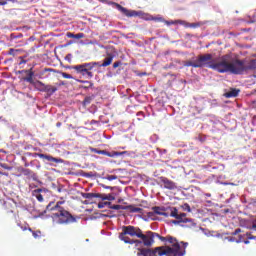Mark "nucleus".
<instances>
[{
  "label": "nucleus",
  "mask_w": 256,
  "mask_h": 256,
  "mask_svg": "<svg viewBox=\"0 0 256 256\" xmlns=\"http://www.w3.org/2000/svg\"><path fill=\"white\" fill-rule=\"evenodd\" d=\"M155 237L164 243V246L150 248H138L137 256H184L189 243L179 242L173 236H161L156 232L147 231L143 234V230L132 225L123 226L122 232L119 234L120 241L127 245H144V247H152L155 243Z\"/></svg>",
  "instance_id": "f257e3e1"
},
{
  "label": "nucleus",
  "mask_w": 256,
  "mask_h": 256,
  "mask_svg": "<svg viewBox=\"0 0 256 256\" xmlns=\"http://www.w3.org/2000/svg\"><path fill=\"white\" fill-rule=\"evenodd\" d=\"M51 219L54 225H71L77 223V218L64 207H58L51 211Z\"/></svg>",
  "instance_id": "f03ea898"
},
{
  "label": "nucleus",
  "mask_w": 256,
  "mask_h": 256,
  "mask_svg": "<svg viewBox=\"0 0 256 256\" xmlns=\"http://www.w3.org/2000/svg\"><path fill=\"white\" fill-rule=\"evenodd\" d=\"M99 65V62L83 63L75 66H71L78 75L84 77V79H93V69Z\"/></svg>",
  "instance_id": "7ed1b4c3"
},
{
  "label": "nucleus",
  "mask_w": 256,
  "mask_h": 256,
  "mask_svg": "<svg viewBox=\"0 0 256 256\" xmlns=\"http://www.w3.org/2000/svg\"><path fill=\"white\" fill-rule=\"evenodd\" d=\"M170 217L177 219L179 223H190V225L195 226V222H193V219L187 218V214L179 212L176 207L170 208Z\"/></svg>",
  "instance_id": "20e7f679"
},
{
  "label": "nucleus",
  "mask_w": 256,
  "mask_h": 256,
  "mask_svg": "<svg viewBox=\"0 0 256 256\" xmlns=\"http://www.w3.org/2000/svg\"><path fill=\"white\" fill-rule=\"evenodd\" d=\"M118 9L126 17H141V19L147 21V19H149V16H151L150 14L143 13L141 11L129 10L121 5H118Z\"/></svg>",
  "instance_id": "39448f33"
},
{
  "label": "nucleus",
  "mask_w": 256,
  "mask_h": 256,
  "mask_svg": "<svg viewBox=\"0 0 256 256\" xmlns=\"http://www.w3.org/2000/svg\"><path fill=\"white\" fill-rule=\"evenodd\" d=\"M213 60V55L211 54H204V55H199L196 59V67L201 68V67H206L211 65V62Z\"/></svg>",
  "instance_id": "423d86ee"
},
{
  "label": "nucleus",
  "mask_w": 256,
  "mask_h": 256,
  "mask_svg": "<svg viewBox=\"0 0 256 256\" xmlns=\"http://www.w3.org/2000/svg\"><path fill=\"white\" fill-rule=\"evenodd\" d=\"M155 215H161L162 217H170V214L165 212V208H161L159 206L152 207V211L147 213V216L149 217V219H152V221H157Z\"/></svg>",
  "instance_id": "0eeeda50"
},
{
  "label": "nucleus",
  "mask_w": 256,
  "mask_h": 256,
  "mask_svg": "<svg viewBox=\"0 0 256 256\" xmlns=\"http://www.w3.org/2000/svg\"><path fill=\"white\" fill-rule=\"evenodd\" d=\"M159 181L163 184L164 189H168L169 191H175L177 189V184L165 176L160 177Z\"/></svg>",
  "instance_id": "6e6552de"
},
{
  "label": "nucleus",
  "mask_w": 256,
  "mask_h": 256,
  "mask_svg": "<svg viewBox=\"0 0 256 256\" xmlns=\"http://www.w3.org/2000/svg\"><path fill=\"white\" fill-rule=\"evenodd\" d=\"M21 173L24 175V177H26L27 179L32 181H37V174H35V172H33L31 169L29 168H24L21 170Z\"/></svg>",
  "instance_id": "1a4fd4ad"
},
{
  "label": "nucleus",
  "mask_w": 256,
  "mask_h": 256,
  "mask_svg": "<svg viewBox=\"0 0 256 256\" xmlns=\"http://www.w3.org/2000/svg\"><path fill=\"white\" fill-rule=\"evenodd\" d=\"M39 85L42 87L41 91H44L45 93H48V95H53V93H55L57 91L56 86L45 85L42 82H39Z\"/></svg>",
  "instance_id": "9d476101"
},
{
  "label": "nucleus",
  "mask_w": 256,
  "mask_h": 256,
  "mask_svg": "<svg viewBox=\"0 0 256 256\" xmlns=\"http://www.w3.org/2000/svg\"><path fill=\"white\" fill-rule=\"evenodd\" d=\"M21 73H26V77L23 78V81H26L27 83L33 84V77L35 76V72H33V69L29 70H22Z\"/></svg>",
  "instance_id": "9b49d317"
},
{
  "label": "nucleus",
  "mask_w": 256,
  "mask_h": 256,
  "mask_svg": "<svg viewBox=\"0 0 256 256\" xmlns=\"http://www.w3.org/2000/svg\"><path fill=\"white\" fill-rule=\"evenodd\" d=\"M37 157H39L40 159H46V161H51L52 163H63V160L61 158H55L47 154H37Z\"/></svg>",
  "instance_id": "f8f14e48"
},
{
  "label": "nucleus",
  "mask_w": 256,
  "mask_h": 256,
  "mask_svg": "<svg viewBox=\"0 0 256 256\" xmlns=\"http://www.w3.org/2000/svg\"><path fill=\"white\" fill-rule=\"evenodd\" d=\"M64 202L62 201H58L56 204L55 202H50L47 206H46V211H44V213H47V211H53V209H57L58 207H63L61 205H63Z\"/></svg>",
  "instance_id": "ddd939ff"
},
{
  "label": "nucleus",
  "mask_w": 256,
  "mask_h": 256,
  "mask_svg": "<svg viewBox=\"0 0 256 256\" xmlns=\"http://www.w3.org/2000/svg\"><path fill=\"white\" fill-rule=\"evenodd\" d=\"M98 155H106L107 157H119V155H125V152H107L106 150H100Z\"/></svg>",
  "instance_id": "4468645a"
},
{
  "label": "nucleus",
  "mask_w": 256,
  "mask_h": 256,
  "mask_svg": "<svg viewBox=\"0 0 256 256\" xmlns=\"http://www.w3.org/2000/svg\"><path fill=\"white\" fill-rule=\"evenodd\" d=\"M42 192H43V189L41 188L33 190L32 192L33 197H35L37 201H39V203H43L44 201L43 195L41 194Z\"/></svg>",
  "instance_id": "2eb2a0df"
},
{
  "label": "nucleus",
  "mask_w": 256,
  "mask_h": 256,
  "mask_svg": "<svg viewBox=\"0 0 256 256\" xmlns=\"http://www.w3.org/2000/svg\"><path fill=\"white\" fill-rule=\"evenodd\" d=\"M81 196L83 199H99L101 197V194L99 193H82Z\"/></svg>",
  "instance_id": "dca6fc26"
},
{
  "label": "nucleus",
  "mask_w": 256,
  "mask_h": 256,
  "mask_svg": "<svg viewBox=\"0 0 256 256\" xmlns=\"http://www.w3.org/2000/svg\"><path fill=\"white\" fill-rule=\"evenodd\" d=\"M113 63V56H108L104 59L102 64H98L97 67H109Z\"/></svg>",
  "instance_id": "f3484780"
},
{
  "label": "nucleus",
  "mask_w": 256,
  "mask_h": 256,
  "mask_svg": "<svg viewBox=\"0 0 256 256\" xmlns=\"http://www.w3.org/2000/svg\"><path fill=\"white\" fill-rule=\"evenodd\" d=\"M184 27L186 28H190V29H197V27H201L200 23H189L187 21L183 20V24Z\"/></svg>",
  "instance_id": "a211bd4d"
},
{
  "label": "nucleus",
  "mask_w": 256,
  "mask_h": 256,
  "mask_svg": "<svg viewBox=\"0 0 256 256\" xmlns=\"http://www.w3.org/2000/svg\"><path fill=\"white\" fill-rule=\"evenodd\" d=\"M238 95H239L238 89H231L229 92L225 94V97H227V99H231V97H237Z\"/></svg>",
  "instance_id": "6ab92c4d"
},
{
  "label": "nucleus",
  "mask_w": 256,
  "mask_h": 256,
  "mask_svg": "<svg viewBox=\"0 0 256 256\" xmlns=\"http://www.w3.org/2000/svg\"><path fill=\"white\" fill-rule=\"evenodd\" d=\"M126 209H129L130 210V213H142L143 212V209L140 208V207H135L133 205H128L126 206Z\"/></svg>",
  "instance_id": "aec40b11"
},
{
  "label": "nucleus",
  "mask_w": 256,
  "mask_h": 256,
  "mask_svg": "<svg viewBox=\"0 0 256 256\" xmlns=\"http://www.w3.org/2000/svg\"><path fill=\"white\" fill-rule=\"evenodd\" d=\"M146 21H157L158 23H164L165 19L163 17L148 16Z\"/></svg>",
  "instance_id": "412c9836"
},
{
  "label": "nucleus",
  "mask_w": 256,
  "mask_h": 256,
  "mask_svg": "<svg viewBox=\"0 0 256 256\" xmlns=\"http://www.w3.org/2000/svg\"><path fill=\"white\" fill-rule=\"evenodd\" d=\"M184 67H194V69H199L198 66H197V60H195L194 62L193 61H185L184 62Z\"/></svg>",
  "instance_id": "4be33fe9"
},
{
  "label": "nucleus",
  "mask_w": 256,
  "mask_h": 256,
  "mask_svg": "<svg viewBox=\"0 0 256 256\" xmlns=\"http://www.w3.org/2000/svg\"><path fill=\"white\" fill-rule=\"evenodd\" d=\"M165 25H182L183 24V20H164Z\"/></svg>",
  "instance_id": "5701e85b"
},
{
  "label": "nucleus",
  "mask_w": 256,
  "mask_h": 256,
  "mask_svg": "<svg viewBox=\"0 0 256 256\" xmlns=\"http://www.w3.org/2000/svg\"><path fill=\"white\" fill-rule=\"evenodd\" d=\"M98 199H102L103 201H115V196L111 194L102 196L101 194V197H98Z\"/></svg>",
  "instance_id": "b1692460"
},
{
  "label": "nucleus",
  "mask_w": 256,
  "mask_h": 256,
  "mask_svg": "<svg viewBox=\"0 0 256 256\" xmlns=\"http://www.w3.org/2000/svg\"><path fill=\"white\" fill-rule=\"evenodd\" d=\"M28 231H30V233H32L34 239H39V237H41V230L33 231L32 228H28Z\"/></svg>",
  "instance_id": "393cba45"
},
{
  "label": "nucleus",
  "mask_w": 256,
  "mask_h": 256,
  "mask_svg": "<svg viewBox=\"0 0 256 256\" xmlns=\"http://www.w3.org/2000/svg\"><path fill=\"white\" fill-rule=\"evenodd\" d=\"M110 209H114L115 211H119V210H127L126 206L123 205H119V204H114L110 206Z\"/></svg>",
  "instance_id": "a878e982"
},
{
  "label": "nucleus",
  "mask_w": 256,
  "mask_h": 256,
  "mask_svg": "<svg viewBox=\"0 0 256 256\" xmlns=\"http://www.w3.org/2000/svg\"><path fill=\"white\" fill-rule=\"evenodd\" d=\"M0 167H2V169H6V171H12L13 170L12 166H9L5 163H0Z\"/></svg>",
  "instance_id": "bb28decb"
},
{
  "label": "nucleus",
  "mask_w": 256,
  "mask_h": 256,
  "mask_svg": "<svg viewBox=\"0 0 256 256\" xmlns=\"http://www.w3.org/2000/svg\"><path fill=\"white\" fill-rule=\"evenodd\" d=\"M89 103H91V97H85L84 98V100H83V102H82V105L84 106V107H87V105H89Z\"/></svg>",
  "instance_id": "cd10ccee"
},
{
  "label": "nucleus",
  "mask_w": 256,
  "mask_h": 256,
  "mask_svg": "<svg viewBox=\"0 0 256 256\" xmlns=\"http://www.w3.org/2000/svg\"><path fill=\"white\" fill-rule=\"evenodd\" d=\"M81 83H84L87 87V89H91V87H93V82L91 81H81Z\"/></svg>",
  "instance_id": "c85d7f7f"
},
{
  "label": "nucleus",
  "mask_w": 256,
  "mask_h": 256,
  "mask_svg": "<svg viewBox=\"0 0 256 256\" xmlns=\"http://www.w3.org/2000/svg\"><path fill=\"white\" fill-rule=\"evenodd\" d=\"M61 75L64 79H73V76L71 74H67L66 72H62Z\"/></svg>",
  "instance_id": "c756f323"
},
{
  "label": "nucleus",
  "mask_w": 256,
  "mask_h": 256,
  "mask_svg": "<svg viewBox=\"0 0 256 256\" xmlns=\"http://www.w3.org/2000/svg\"><path fill=\"white\" fill-rule=\"evenodd\" d=\"M83 37H85L83 33L74 34V39H83Z\"/></svg>",
  "instance_id": "7c9ffc66"
},
{
  "label": "nucleus",
  "mask_w": 256,
  "mask_h": 256,
  "mask_svg": "<svg viewBox=\"0 0 256 256\" xmlns=\"http://www.w3.org/2000/svg\"><path fill=\"white\" fill-rule=\"evenodd\" d=\"M19 227L20 229H22V231H29V229H31V227H29V225H24V226H21V224H19Z\"/></svg>",
  "instance_id": "2f4dec72"
},
{
  "label": "nucleus",
  "mask_w": 256,
  "mask_h": 256,
  "mask_svg": "<svg viewBox=\"0 0 256 256\" xmlns=\"http://www.w3.org/2000/svg\"><path fill=\"white\" fill-rule=\"evenodd\" d=\"M106 179H107L108 181H115V179H117V176H116V175H108V176L106 177Z\"/></svg>",
  "instance_id": "473e14b6"
},
{
  "label": "nucleus",
  "mask_w": 256,
  "mask_h": 256,
  "mask_svg": "<svg viewBox=\"0 0 256 256\" xmlns=\"http://www.w3.org/2000/svg\"><path fill=\"white\" fill-rule=\"evenodd\" d=\"M230 241H236V243H241V241H243V237L239 236V239H235L233 237L230 238Z\"/></svg>",
  "instance_id": "72a5a7b5"
},
{
  "label": "nucleus",
  "mask_w": 256,
  "mask_h": 256,
  "mask_svg": "<svg viewBox=\"0 0 256 256\" xmlns=\"http://www.w3.org/2000/svg\"><path fill=\"white\" fill-rule=\"evenodd\" d=\"M66 36L68 37V39H75L74 33L68 32V33H66Z\"/></svg>",
  "instance_id": "f704fd0d"
},
{
  "label": "nucleus",
  "mask_w": 256,
  "mask_h": 256,
  "mask_svg": "<svg viewBox=\"0 0 256 256\" xmlns=\"http://www.w3.org/2000/svg\"><path fill=\"white\" fill-rule=\"evenodd\" d=\"M19 65H23V64H25V63H27V60H25L22 56H20L19 58Z\"/></svg>",
  "instance_id": "c9c22d12"
},
{
  "label": "nucleus",
  "mask_w": 256,
  "mask_h": 256,
  "mask_svg": "<svg viewBox=\"0 0 256 256\" xmlns=\"http://www.w3.org/2000/svg\"><path fill=\"white\" fill-rule=\"evenodd\" d=\"M90 151H91V153H97V155H99V152H100V150H98L97 148H93V147H90Z\"/></svg>",
  "instance_id": "e433bc0d"
},
{
  "label": "nucleus",
  "mask_w": 256,
  "mask_h": 256,
  "mask_svg": "<svg viewBox=\"0 0 256 256\" xmlns=\"http://www.w3.org/2000/svg\"><path fill=\"white\" fill-rule=\"evenodd\" d=\"M184 209L185 211H188L189 213H191V206H189V204H185Z\"/></svg>",
  "instance_id": "4c0bfd02"
},
{
  "label": "nucleus",
  "mask_w": 256,
  "mask_h": 256,
  "mask_svg": "<svg viewBox=\"0 0 256 256\" xmlns=\"http://www.w3.org/2000/svg\"><path fill=\"white\" fill-rule=\"evenodd\" d=\"M241 233V228H237L234 232H232V235H239Z\"/></svg>",
  "instance_id": "58836bf2"
},
{
  "label": "nucleus",
  "mask_w": 256,
  "mask_h": 256,
  "mask_svg": "<svg viewBox=\"0 0 256 256\" xmlns=\"http://www.w3.org/2000/svg\"><path fill=\"white\" fill-rule=\"evenodd\" d=\"M120 65H121V62H119V61L114 62L113 68H114V69H117V67H119Z\"/></svg>",
  "instance_id": "ea45409f"
},
{
  "label": "nucleus",
  "mask_w": 256,
  "mask_h": 256,
  "mask_svg": "<svg viewBox=\"0 0 256 256\" xmlns=\"http://www.w3.org/2000/svg\"><path fill=\"white\" fill-rule=\"evenodd\" d=\"M105 203H103V202H100V203H98V209H103V207H105Z\"/></svg>",
  "instance_id": "a19ab883"
},
{
  "label": "nucleus",
  "mask_w": 256,
  "mask_h": 256,
  "mask_svg": "<svg viewBox=\"0 0 256 256\" xmlns=\"http://www.w3.org/2000/svg\"><path fill=\"white\" fill-rule=\"evenodd\" d=\"M246 237H248V239H256V237L251 235V233H246Z\"/></svg>",
  "instance_id": "79ce46f5"
},
{
  "label": "nucleus",
  "mask_w": 256,
  "mask_h": 256,
  "mask_svg": "<svg viewBox=\"0 0 256 256\" xmlns=\"http://www.w3.org/2000/svg\"><path fill=\"white\" fill-rule=\"evenodd\" d=\"M9 3V0H2L0 1V5H7Z\"/></svg>",
  "instance_id": "37998d69"
},
{
  "label": "nucleus",
  "mask_w": 256,
  "mask_h": 256,
  "mask_svg": "<svg viewBox=\"0 0 256 256\" xmlns=\"http://www.w3.org/2000/svg\"><path fill=\"white\" fill-rule=\"evenodd\" d=\"M172 223H173L174 225H179L180 222H179V220L176 219V220H173Z\"/></svg>",
  "instance_id": "c03bdc74"
},
{
  "label": "nucleus",
  "mask_w": 256,
  "mask_h": 256,
  "mask_svg": "<svg viewBox=\"0 0 256 256\" xmlns=\"http://www.w3.org/2000/svg\"><path fill=\"white\" fill-rule=\"evenodd\" d=\"M19 3V1L18 0H8V3Z\"/></svg>",
  "instance_id": "a18cd8bd"
},
{
  "label": "nucleus",
  "mask_w": 256,
  "mask_h": 256,
  "mask_svg": "<svg viewBox=\"0 0 256 256\" xmlns=\"http://www.w3.org/2000/svg\"><path fill=\"white\" fill-rule=\"evenodd\" d=\"M95 123H97V121L91 120L90 125H95Z\"/></svg>",
  "instance_id": "49530a36"
},
{
  "label": "nucleus",
  "mask_w": 256,
  "mask_h": 256,
  "mask_svg": "<svg viewBox=\"0 0 256 256\" xmlns=\"http://www.w3.org/2000/svg\"><path fill=\"white\" fill-rule=\"evenodd\" d=\"M245 245H249V240L244 241Z\"/></svg>",
  "instance_id": "de8ad7c7"
},
{
  "label": "nucleus",
  "mask_w": 256,
  "mask_h": 256,
  "mask_svg": "<svg viewBox=\"0 0 256 256\" xmlns=\"http://www.w3.org/2000/svg\"><path fill=\"white\" fill-rule=\"evenodd\" d=\"M181 83H187V81L186 80H181Z\"/></svg>",
  "instance_id": "09e8293b"
},
{
  "label": "nucleus",
  "mask_w": 256,
  "mask_h": 256,
  "mask_svg": "<svg viewBox=\"0 0 256 256\" xmlns=\"http://www.w3.org/2000/svg\"><path fill=\"white\" fill-rule=\"evenodd\" d=\"M61 126V123H57V127H60Z\"/></svg>",
  "instance_id": "8fccbe9b"
},
{
  "label": "nucleus",
  "mask_w": 256,
  "mask_h": 256,
  "mask_svg": "<svg viewBox=\"0 0 256 256\" xmlns=\"http://www.w3.org/2000/svg\"><path fill=\"white\" fill-rule=\"evenodd\" d=\"M0 175H7V174H4V173H2V172L0 171Z\"/></svg>",
  "instance_id": "3c124183"
},
{
  "label": "nucleus",
  "mask_w": 256,
  "mask_h": 256,
  "mask_svg": "<svg viewBox=\"0 0 256 256\" xmlns=\"http://www.w3.org/2000/svg\"><path fill=\"white\" fill-rule=\"evenodd\" d=\"M10 51H13V49H10Z\"/></svg>",
  "instance_id": "603ef678"
}]
</instances>
